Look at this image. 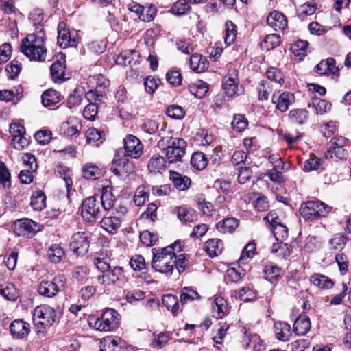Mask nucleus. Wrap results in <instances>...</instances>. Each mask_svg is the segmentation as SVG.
<instances>
[{"instance_id": "774afa93", "label": "nucleus", "mask_w": 351, "mask_h": 351, "mask_svg": "<svg viewBox=\"0 0 351 351\" xmlns=\"http://www.w3.org/2000/svg\"><path fill=\"white\" fill-rule=\"evenodd\" d=\"M330 248L341 251L346 245V237L342 234L335 235L329 241Z\"/></svg>"}, {"instance_id": "b1692460", "label": "nucleus", "mask_w": 351, "mask_h": 351, "mask_svg": "<svg viewBox=\"0 0 351 351\" xmlns=\"http://www.w3.org/2000/svg\"><path fill=\"white\" fill-rule=\"evenodd\" d=\"M141 55L136 50H128L122 52L117 58V64H123L125 66H132L138 64Z\"/></svg>"}, {"instance_id": "423d86ee", "label": "nucleus", "mask_w": 351, "mask_h": 351, "mask_svg": "<svg viewBox=\"0 0 351 351\" xmlns=\"http://www.w3.org/2000/svg\"><path fill=\"white\" fill-rule=\"evenodd\" d=\"M66 278L64 276H56L51 280L43 279L38 287V293L46 298H53L64 289Z\"/></svg>"}, {"instance_id": "2eb2a0df", "label": "nucleus", "mask_w": 351, "mask_h": 351, "mask_svg": "<svg viewBox=\"0 0 351 351\" xmlns=\"http://www.w3.org/2000/svg\"><path fill=\"white\" fill-rule=\"evenodd\" d=\"M71 250L77 255L85 254L89 248V241L88 237L84 232L75 233L71 239Z\"/></svg>"}, {"instance_id": "09e8293b", "label": "nucleus", "mask_w": 351, "mask_h": 351, "mask_svg": "<svg viewBox=\"0 0 351 351\" xmlns=\"http://www.w3.org/2000/svg\"><path fill=\"white\" fill-rule=\"evenodd\" d=\"M191 165L196 169L201 171L204 169L208 165L206 155L202 152L193 153L191 158Z\"/></svg>"}, {"instance_id": "338daca9", "label": "nucleus", "mask_w": 351, "mask_h": 351, "mask_svg": "<svg viewBox=\"0 0 351 351\" xmlns=\"http://www.w3.org/2000/svg\"><path fill=\"white\" fill-rule=\"evenodd\" d=\"M227 278L233 282H239L245 275V271L244 269H241L239 267L237 269L234 267L229 268L227 271Z\"/></svg>"}, {"instance_id": "4c0bfd02", "label": "nucleus", "mask_w": 351, "mask_h": 351, "mask_svg": "<svg viewBox=\"0 0 351 351\" xmlns=\"http://www.w3.org/2000/svg\"><path fill=\"white\" fill-rule=\"evenodd\" d=\"M311 282L313 285L320 289H330L333 286V282L328 276L320 274H315L311 277Z\"/></svg>"}, {"instance_id": "20e7f679", "label": "nucleus", "mask_w": 351, "mask_h": 351, "mask_svg": "<svg viewBox=\"0 0 351 351\" xmlns=\"http://www.w3.org/2000/svg\"><path fill=\"white\" fill-rule=\"evenodd\" d=\"M330 210L331 208L324 202L312 200L302 203L300 212L305 220L313 221L326 217Z\"/></svg>"}, {"instance_id": "4d7b16f0", "label": "nucleus", "mask_w": 351, "mask_h": 351, "mask_svg": "<svg viewBox=\"0 0 351 351\" xmlns=\"http://www.w3.org/2000/svg\"><path fill=\"white\" fill-rule=\"evenodd\" d=\"M10 173L4 162L0 161V184L5 189L11 186Z\"/></svg>"}, {"instance_id": "680f3d73", "label": "nucleus", "mask_w": 351, "mask_h": 351, "mask_svg": "<svg viewBox=\"0 0 351 351\" xmlns=\"http://www.w3.org/2000/svg\"><path fill=\"white\" fill-rule=\"evenodd\" d=\"M258 91V99L261 100H267L269 95L272 92V87L270 82L266 80H262L257 87Z\"/></svg>"}, {"instance_id": "473e14b6", "label": "nucleus", "mask_w": 351, "mask_h": 351, "mask_svg": "<svg viewBox=\"0 0 351 351\" xmlns=\"http://www.w3.org/2000/svg\"><path fill=\"white\" fill-rule=\"evenodd\" d=\"M335 60L332 58H328L322 60L315 67V71L320 75H329L335 66Z\"/></svg>"}, {"instance_id": "6ab92c4d", "label": "nucleus", "mask_w": 351, "mask_h": 351, "mask_svg": "<svg viewBox=\"0 0 351 351\" xmlns=\"http://www.w3.org/2000/svg\"><path fill=\"white\" fill-rule=\"evenodd\" d=\"M64 56L61 55L60 59L55 61L50 68L52 80L56 83H62L66 79L65 77Z\"/></svg>"}, {"instance_id": "f257e3e1", "label": "nucleus", "mask_w": 351, "mask_h": 351, "mask_svg": "<svg viewBox=\"0 0 351 351\" xmlns=\"http://www.w3.org/2000/svg\"><path fill=\"white\" fill-rule=\"evenodd\" d=\"M109 84V80L101 74L89 76L87 85L90 89L85 95V99L89 104L86 105L84 110H91V106L95 107L96 110L102 108L101 103Z\"/></svg>"}, {"instance_id": "e2e57ef3", "label": "nucleus", "mask_w": 351, "mask_h": 351, "mask_svg": "<svg viewBox=\"0 0 351 351\" xmlns=\"http://www.w3.org/2000/svg\"><path fill=\"white\" fill-rule=\"evenodd\" d=\"M157 234L145 230L140 234L141 241L147 246L154 245L158 241Z\"/></svg>"}, {"instance_id": "4be33fe9", "label": "nucleus", "mask_w": 351, "mask_h": 351, "mask_svg": "<svg viewBox=\"0 0 351 351\" xmlns=\"http://www.w3.org/2000/svg\"><path fill=\"white\" fill-rule=\"evenodd\" d=\"M20 49L21 51L30 60L43 62L45 60L47 49L45 45L42 46V53H40V50L33 46L21 45Z\"/></svg>"}, {"instance_id": "393cba45", "label": "nucleus", "mask_w": 351, "mask_h": 351, "mask_svg": "<svg viewBox=\"0 0 351 351\" xmlns=\"http://www.w3.org/2000/svg\"><path fill=\"white\" fill-rule=\"evenodd\" d=\"M212 310L214 317L223 318L229 311L227 301L221 296L216 297L212 302Z\"/></svg>"}, {"instance_id": "a211bd4d", "label": "nucleus", "mask_w": 351, "mask_h": 351, "mask_svg": "<svg viewBox=\"0 0 351 351\" xmlns=\"http://www.w3.org/2000/svg\"><path fill=\"white\" fill-rule=\"evenodd\" d=\"M238 79L236 70L230 71L222 81L223 88L226 95L233 97L237 94Z\"/></svg>"}, {"instance_id": "13d9d810", "label": "nucleus", "mask_w": 351, "mask_h": 351, "mask_svg": "<svg viewBox=\"0 0 351 351\" xmlns=\"http://www.w3.org/2000/svg\"><path fill=\"white\" fill-rule=\"evenodd\" d=\"M282 269L274 263L267 264L264 269L265 278L269 280L277 278L281 275Z\"/></svg>"}, {"instance_id": "7ed1b4c3", "label": "nucleus", "mask_w": 351, "mask_h": 351, "mask_svg": "<svg viewBox=\"0 0 351 351\" xmlns=\"http://www.w3.org/2000/svg\"><path fill=\"white\" fill-rule=\"evenodd\" d=\"M158 147L164 152L167 161L170 163L182 162L186 154L187 143L181 138L165 136L158 142Z\"/></svg>"}, {"instance_id": "cd10ccee", "label": "nucleus", "mask_w": 351, "mask_h": 351, "mask_svg": "<svg viewBox=\"0 0 351 351\" xmlns=\"http://www.w3.org/2000/svg\"><path fill=\"white\" fill-rule=\"evenodd\" d=\"M310 328V319L305 315L298 317L294 322L293 326V332L299 336L306 335L309 331Z\"/></svg>"}, {"instance_id": "a19ab883", "label": "nucleus", "mask_w": 351, "mask_h": 351, "mask_svg": "<svg viewBox=\"0 0 351 351\" xmlns=\"http://www.w3.org/2000/svg\"><path fill=\"white\" fill-rule=\"evenodd\" d=\"M177 216L183 223L194 222L197 219V216L193 209L184 207L177 208Z\"/></svg>"}, {"instance_id": "c9c22d12", "label": "nucleus", "mask_w": 351, "mask_h": 351, "mask_svg": "<svg viewBox=\"0 0 351 351\" xmlns=\"http://www.w3.org/2000/svg\"><path fill=\"white\" fill-rule=\"evenodd\" d=\"M239 226V221L233 217L226 218L217 224V229L224 234L232 233Z\"/></svg>"}, {"instance_id": "6e6d98bb", "label": "nucleus", "mask_w": 351, "mask_h": 351, "mask_svg": "<svg viewBox=\"0 0 351 351\" xmlns=\"http://www.w3.org/2000/svg\"><path fill=\"white\" fill-rule=\"evenodd\" d=\"M316 8V4L314 3H306L298 8L297 10L298 16L301 20H304L307 16H311L315 12Z\"/></svg>"}, {"instance_id": "1a4fd4ad", "label": "nucleus", "mask_w": 351, "mask_h": 351, "mask_svg": "<svg viewBox=\"0 0 351 351\" xmlns=\"http://www.w3.org/2000/svg\"><path fill=\"white\" fill-rule=\"evenodd\" d=\"M348 140L343 136H335L330 140V147L325 152L326 158H335L336 160L346 159L348 152L344 148Z\"/></svg>"}, {"instance_id": "f8f14e48", "label": "nucleus", "mask_w": 351, "mask_h": 351, "mask_svg": "<svg viewBox=\"0 0 351 351\" xmlns=\"http://www.w3.org/2000/svg\"><path fill=\"white\" fill-rule=\"evenodd\" d=\"M10 131L12 134L11 145L18 150H23L29 144L30 137L27 136L24 128L17 123H12L10 125Z\"/></svg>"}, {"instance_id": "2f4dec72", "label": "nucleus", "mask_w": 351, "mask_h": 351, "mask_svg": "<svg viewBox=\"0 0 351 351\" xmlns=\"http://www.w3.org/2000/svg\"><path fill=\"white\" fill-rule=\"evenodd\" d=\"M121 223L119 217L110 216L104 217L101 221V227L108 232L114 234Z\"/></svg>"}, {"instance_id": "72a5a7b5", "label": "nucleus", "mask_w": 351, "mask_h": 351, "mask_svg": "<svg viewBox=\"0 0 351 351\" xmlns=\"http://www.w3.org/2000/svg\"><path fill=\"white\" fill-rule=\"evenodd\" d=\"M189 64L191 69L197 73L204 72L208 67L206 58L198 53L191 55Z\"/></svg>"}, {"instance_id": "603ef678", "label": "nucleus", "mask_w": 351, "mask_h": 351, "mask_svg": "<svg viewBox=\"0 0 351 351\" xmlns=\"http://www.w3.org/2000/svg\"><path fill=\"white\" fill-rule=\"evenodd\" d=\"M226 34L223 37L226 46L231 45L236 40L237 31V26L231 21L226 23Z\"/></svg>"}, {"instance_id": "aec40b11", "label": "nucleus", "mask_w": 351, "mask_h": 351, "mask_svg": "<svg viewBox=\"0 0 351 351\" xmlns=\"http://www.w3.org/2000/svg\"><path fill=\"white\" fill-rule=\"evenodd\" d=\"M45 36L44 30L40 29L35 33L28 34L22 40L21 45L33 46L40 50V53H42V46L45 45Z\"/></svg>"}, {"instance_id": "c756f323", "label": "nucleus", "mask_w": 351, "mask_h": 351, "mask_svg": "<svg viewBox=\"0 0 351 351\" xmlns=\"http://www.w3.org/2000/svg\"><path fill=\"white\" fill-rule=\"evenodd\" d=\"M166 159L159 154H154L149 160L147 168L151 173H162L166 169Z\"/></svg>"}, {"instance_id": "49530a36", "label": "nucleus", "mask_w": 351, "mask_h": 351, "mask_svg": "<svg viewBox=\"0 0 351 351\" xmlns=\"http://www.w3.org/2000/svg\"><path fill=\"white\" fill-rule=\"evenodd\" d=\"M86 137L87 143L95 147H98L104 141L101 133L93 128H90L86 130Z\"/></svg>"}, {"instance_id": "79ce46f5", "label": "nucleus", "mask_w": 351, "mask_h": 351, "mask_svg": "<svg viewBox=\"0 0 351 351\" xmlns=\"http://www.w3.org/2000/svg\"><path fill=\"white\" fill-rule=\"evenodd\" d=\"M115 197L112 193L111 189L108 186L102 189L101 204L104 210H110L114 205Z\"/></svg>"}, {"instance_id": "c85d7f7f", "label": "nucleus", "mask_w": 351, "mask_h": 351, "mask_svg": "<svg viewBox=\"0 0 351 351\" xmlns=\"http://www.w3.org/2000/svg\"><path fill=\"white\" fill-rule=\"evenodd\" d=\"M82 173L84 178L95 180L103 176V170L95 164L86 163L82 167Z\"/></svg>"}, {"instance_id": "412c9836", "label": "nucleus", "mask_w": 351, "mask_h": 351, "mask_svg": "<svg viewBox=\"0 0 351 351\" xmlns=\"http://www.w3.org/2000/svg\"><path fill=\"white\" fill-rule=\"evenodd\" d=\"M269 26L274 30H284L287 26V20L285 16L276 10L271 12L267 18Z\"/></svg>"}, {"instance_id": "dca6fc26", "label": "nucleus", "mask_w": 351, "mask_h": 351, "mask_svg": "<svg viewBox=\"0 0 351 351\" xmlns=\"http://www.w3.org/2000/svg\"><path fill=\"white\" fill-rule=\"evenodd\" d=\"M125 155L133 158H138L143 154V145L134 135L129 134L124 138Z\"/></svg>"}, {"instance_id": "a18cd8bd", "label": "nucleus", "mask_w": 351, "mask_h": 351, "mask_svg": "<svg viewBox=\"0 0 351 351\" xmlns=\"http://www.w3.org/2000/svg\"><path fill=\"white\" fill-rule=\"evenodd\" d=\"M162 304L171 311L173 315H176L179 310L178 299L176 295L167 294L163 295L162 298Z\"/></svg>"}, {"instance_id": "58836bf2", "label": "nucleus", "mask_w": 351, "mask_h": 351, "mask_svg": "<svg viewBox=\"0 0 351 351\" xmlns=\"http://www.w3.org/2000/svg\"><path fill=\"white\" fill-rule=\"evenodd\" d=\"M214 140V136L205 129H199L197 131L194 141L197 145L201 146L210 145Z\"/></svg>"}, {"instance_id": "3c124183", "label": "nucleus", "mask_w": 351, "mask_h": 351, "mask_svg": "<svg viewBox=\"0 0 351 351\" xmlns=\"http://www.w3.org/2000/svg\"><path fill=\"white\" fill-rule=\"evenodd\" d=\"M65 253L63 248L60 245H52L47 250V256L51 262L58 263L64 256Z\"/></svg>"}, {"instance_id": "e433bc0d", "label": "nucleus", "mask_w": 351, "mask_h": 351, "mask_svg": "<svg viewBox=\"0 0 351 351\" xmlns=\"http://www.w3.org/2000/svg\"><path fill=\"white\" fill-rule=\"evenodd\" d=\"M0 295L8 300L14 301L18 298V291L13 284L6 282L0 285Z\"/></svg>"}, {"instance_id": "864d4df0", "label": "nucleus", "mask_w": 351, "mask_h": 351, "mask_svg": "<svg viewBox=\"0 0 351 351\" xmlns=\"http://www.w3.org/2000/svg\"><path fill=\"white\" fill-rule=\"evenodd\" d=\"M252 204L258 212L265 211L269 208V203L266 197L260 193L253 194Z\"/></svg>"}, {"instance_id": "0eeeda50", "label": "nucleus", "mask_w": 351, "mask_h": 351, "mask_svg": "<svg viewBox=\"0 0 351 351\" xmlns=\"http://www.w3.org/2000/svg\"><path fill=\"white\" fill-rule=\"evenodd\" d=\"M119 313L114 309H106L94 323L96 330L103 332L111 331L119 326Z\"/></svg>"}, {"instance_id": "8fccbe9b", "label": "nucleus", "mask_w": 351, "mask_h": 351, "mask_svg": "<svg viewBox=\"0 0 351 351\" xmlns=\"http://www.w3.org/2000/svg\"><path fill=\"white\" fill-rule=\"evenodd\" d=\"M31 206L35 210H42L46 206V197L41 191H36L31 197Z\"/></svg>"}, {"instance_id": "5701e85b", "label": "nucleus", "mask_w": 351, "mask_h": 351, "mask_svg": "<svg viewBox=\"0 0 351 351\" xmlns=\"http://www.w3.org/2000/svg\"><path fill=\"white\" fill-rule=\"evenodd\" d=\"M10 332L14 338L23 339L30 332L29 324L21 319H16L10 325Z\"/></svg>"}, {"instance_id": "a878e982", "label": "nucleus", "mask_w": 351, "mask_h": 351, "mask_svg": "<svg viewBox=\"0 0 351 351\" xmlns=\"http://www.w3.org/2000/svg\"><path fill=\"white\" fill-rule=\"evenodd\" d=\"M274 330L276 337L281 341H288L291 336V326L285 322L278 321L275 322Z\"/></svg>"}, {"instance_id": "de8ad7c7", "label": "nucleus", "mask_w": 351, "mask_h": 351, "mask_svg": "<svg viewBox=\"0 0 351 351\" xmlns=\"http://www.w3.org/2000/svg\"><path fill=\"white\" fill-rule=\"evenodd\" d=\"M281 40L279 35L276 34H270L264 38L261 44V47L263 50L269 51L278 46Z\"/></svg>"}, {"instance_id": "37998d69", "label": "nucleus", "mask_w": 351, "mask_h": 351, "mask_svg": "<svg viewBox=\"0 0 351 351\" xmlns=\"http://www.w3.org/2000/svg\"><path fill=\"white\" fill-rule=\"evenodd\" d=\"M110 261V258L104 252L97 253L96 256L94 258L95 265L103 274H105L108 270H109V269H110L111 267Z\"/></svg>"}, {"instance_id": "4468645a", "label": "nucleus", "mask_w": 351, "mask_h": 351, "mask_svg": "<svg viewBox=\"0 0 351 351\" xmlns=\"http://www.w3.org/2000/svg\"><path fill=\"white\" fill-rule=\"evenodd\" d=\"M124 278L123 268L116 266L113 268L110 267L105 274L99 276L97 279L99 284L110 286L122 282Z\"/></svg>"}, {"instance_id": "bf43d9fd", "label": "nucleus", "mask_w": 351, "mask_h": 351, "mask_svg": "<svg viewBox=\"0 0 351 351\" xmlns=\"http://www.w3.org/2000/svg\"><path fill=\"white\" fill-rule=\"evenodd\" d=\"M198 293L190 287H184L180 294V302L182 304L187 303L189 301H193L199 299Z\"/></svg>"}, {"instance_id": "5fc2aeb1", "label": "nucleus", "mask_w": 351, "mask_h": 351, "mask_svg": "<svg viewBox=\"0 0 351 351\" xmlns=\"http://www.w3.org/2000/svg\"><path fill=\"white\" fill-rule=\"evenodd\" d=\"M267 78L278 84H282L285 76L280 69L276 67L269 68L266 72Z\"/></svg>"}, {"instance_id": "9d476101", "label": "nucleus", "mask_w": 351, "mask_h": 351, "mask_svg": "<svg viewBox=\"0 0 351 351\" xmlns=\"http://www.w3.org/2000/svg\"><path fill=\"white\" fill-rule=\"evenodd\" d=\"M81 215L89 222L94 221L100 217V203L95 197H89L83 202Z\"/></svg>"}, {"instance_id": "f3484780", "label": "nucleus", "mask_w": 351, "mask_h": 351, "mask_svg": "<svg viewBox=\"0 0 351 351\" xmlns=\"http://www.w3.org/2000/svg\"><path fill=\"white\" fill-rule=\"evenodd\" d=\"M82 128L80 121L75 117H71L62 123L60 132L66 137L72 138L80 134Z\"/></svg>"}, {"instance_id": "39448f33", "label": "nucleus", "mask_w": 351, "mask_h": 351, "mask_svg": "<svg viewBox=\"0 0 351 351\" xmlns=\"http://www.w3.org/2000/svg\"><path fill=\"white\" fill-rule=\"evenodd\" d=\"M57 319L55 309L48 305L36 306L33 313V322L39 330L51 326Z\"/></svg>"}, {"instance_id": "69168bd1", "label": "nucleus", "mask_w": 351, "mask_h": 351, "mask_svg": "<svg viewBox=\"0 0 351 351\" xmlns=\"http://www.w3.org/2000/svg\"><path fill=\"white\" fill-rule=\"evenodd\" d=\"M248 124L247 119L242 114H235L234 116L232 125L234 130L239 132L243 131Z\"/></svg>"}, {"instance_id": "6e6552de", "label": "nucleus", "mask_w": 351, "mask_h": 351, "mask_svg": "<svg viewBox=\"0 0 351 351\" xmlns=\"http://www.w3.org/2000/svg\"><path fill=\"white\" fill-rule=\"evenodd\" d=\"M64 22H60L58 25V43L62 48L76 47L79 37L77 32L66 28Z\"/></svg>"}, {"instance_id": "7c9ffc66", "label": "nucleus", "mask_w": 351, "mask_h": 351, "mask_svg": "<svg viewBox=\"0 0 351 351\" xmlns=\"http://www.w3.org/2000/svg\"><path fill=\"white\" fill-rule=\"evenodd\" d=\"M223 247V242L219 239H209L204 245V250L210 257L219 255L222 252Z\"/></svg>"}, {"instance_id": "0e129e2a", "label": "nucleus", "mask_w": 351, "mask_h": 351, "mask_svg": "<svg viewBox=\"0 0 351 351\" xmlns=\"http://www.w3.org/2000/svg\"><path fill=\"white\" fill-rule=\"evenodd\" d=\"M255 250V243L254 242L248 243L243 250L239 261L243 263H247L252 258Z\"/></svg>"}, {"instance_id": "9b49d317", "label": "nucleus", "mask_w": 351, "mask_h": 351, "mask_svg": "<svg viewBox=\"0 0 351 351\" xmlns=\"http://www.w3.org/2000/svg\"><path fill=\"white\" fill-rule=\"evenodd\" d=\"M111 171L116 176L125 178L134 172L135 167L133 162L128 158H119L118 156H115Z\"/></svg>"}, {"instance_id": "ddd939ff", "label": "nucleus", "mask_w": 351, "mask_h": 351, "mask_svg": "<svg viewBox=\"0 0 351 351\" xmlns=\"http://www.w3.org/2000/svg\"><path fill=\"white\" fill-rule=\"evenodd\" d=\"M14 232L18 236L29 237L39 230L38 225L30 219H18L14 223Z\"/></svg>"}, {"instance_id": "bb28decb", "label": "nucleus", "mask_w": 351, "mask_h": 351, "mask_svg": "<svg viewBox=\"0 0 351 351\" xmlns=\"http://www.w3.org/2000/svg\"><path fill=\"white\" fill-rule=\"evenodd\" d=\"M169 179L179 191H185L191 186V179L174 171H170Z\"/></svg>"}, {"instance_id": "c03bdc74", "label": "nucleus", "mask_w": 351, "mask_h": 351, "mask_svg": "<svg viewBox=\"0 0 351 351\" xmlns=\"http://www.w3.org/2000/svg\"><path fill=\"white\" fill-rule=\"evenodd\" d=\"M295 96L290 92H283L277 98L276 108L278 110H287L294 103Z\"/></svg>"}, {"instance_id": "f704fd0d", "label": "nucleus", "mask_w": 351, "mask_h": 351, "mask_svg": "<svg viewBox=\"0 0 351 351\" xmlns=\"http://www.w3.org/2000/svg\"><path fill=\"white\" fill-rule=\"evenodd\" d=\"M61 95L59 92L49 89L42 95V103L45 107H49L58 104L60 101Z\"/></svg>"}, {"instance_id": "ea45409f", "label": "nucleus", "mask_w": 351, "mask_h": 351, "mask_svg": "<svg viewBox=\"0 0 351 351\" xmlns=\"http://www.w3.org/2000/svg\"><path fill=\"white\" fill-rule=\"evenodd\" d=\"M190 93L197 98H202L208 90V85L202 80H197L189 85Z\"/></svg>"}, {"instance_id": "f03ea898", "label": "nucleus", "mask_w": 351, "mask_h": 351, "mask_svg": "<svg viewBox=\"0 0 351 351\" xmlns=\"http://www.w3.org/2000/svg\"><path fill=\"white\" fill-rule=\"evenodd\" d=\"M177 246L180 247L178 241L161 249L153 248L152 268L158 272L171 275L176 261V255L173 250Z\"/></svg>"}, {"instance_id": "052dcab7", "label": "nucleus", "mask_w": 351, "mask_h": 351, "mask_svg": "<svg viewBox=\"0 0 351 351\" xmlns=\"http://www.w3.org/2000/svg\"><path fill=\"white\" fill-rule=\"evenodd\" d=\"M191 8L186 0H178L171 8V12L176 15L181 16L186 14Z\"/></svg>"}]
</instances>
